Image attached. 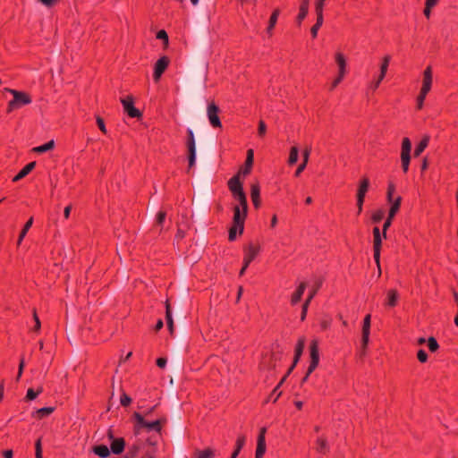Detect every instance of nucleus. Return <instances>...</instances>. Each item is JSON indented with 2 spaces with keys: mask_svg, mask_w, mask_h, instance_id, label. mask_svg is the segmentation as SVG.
<instances>
[{
  "mask_svg": "<svg viewBox=\"0 0 458 458\" xmlns=\"http://www.w3.org/2000/svg\"><path fill=\"white\" fill-rule=\"evenodd\" d=\"M156 37L157 39L163 40L164 45L165 47L168 46V43H169L168 34L166 33V31L165 30H160L159 31H157Z\"/></svg>",
  "mask_w": 458,
  "mask_h": 458,
  "instance_id": "obj_44",
  "label": "nucleus"
},
{
  "mask_svg": "<svg viewBox=\"0 0 458 458\" xmlns=\"http://www.w3.org/2000/svg\"><path fill=\"white\" fill-rule=\"evenodd\" d=\"M96 122H97V124L99 128V130L103 132V133H106V125H105V122H104V119L100 116H97L96 117Z\"/></svg>",
  "mask_w": 458,
  "mask_h": 458,
  "instance_id": "obj_57",
  "label": "nucleus"
},
{
  "mask_svg": "<svg viewBox=\"0 0 458 458\" xmlns=\"http://www.w3.org/2000/svg\"><path fill=\"white\" fill-rule=\"evenodd\" d=\"M237 233H240V227L232 224L231 227L229 228V233H228V239L230 242H233L236 239Z\"/></svg>",
  "mask_w": 458,
  "mask_h": 458,
  "instance_id": "obj_43",
  "label": "nucleus"
},
{
  "mask_svg": "<svg viewBox=\"0 0 458 458\" xmlns=\"http://www.w3.org/2000/svg\"><path fill=\"white\" fill-rule=\"evenodd\" d=\"M434 6H428V4H425V8L423 10V13L425 15V17L427 19H429L430 17V14H431V9L433 8Z\"/></svg>",
  "mask_w": 458,
  "mask_h": 458,
  "instance_id": "obj_63",
  "label": "nucleus"
},
{
  "mask_svg": "<svg viewBox=\"0 0 458 458\" xmlns=\"http://www.w3.org/2000/svg\"><path fill=\"white\" fill-rule=\"evenodd\" d=\"M126 443L123 437H117L116 439H114L111 441L110 444V451L114 454H121L125 448Z\"/></svg>",
  "mask_w": 458,
  "mask_h": 458,
  "instance_id": "obj_18",
  "label": "nucleus"
},
{
  "mask_svg": "<svg viewBox=\"0 0 458 458\" xmlns=\"http://www.w3.org/2000/svg\"><path fill=\"white\" fill-rule=\"evenodd\" d=\"M422 83L432 85V69H431V66H428L424 70Z\"/></svg>",
  "mask_w": 458,
  "mask_h": 458,
  "instance_id": "obj_40",
  "label": "nucleus"
},
{
  "mask_svg": "<svg viewBox=\"0 0 458 458\" xmlns=\"http://www.w3.org/2000/svg\"><path fill=\"white\" fill-rule=\"evenodd\" d=\"M301 355H299V354H295L294 353V357H293V364L291 365V367L288 369L286 374L284 376L285 377H287L291 373L292 371L294 369L295 366L297 365V363L299 362L300 359H301Z\"/></svg>",
  "mask_w": 458,
  "mask_h": 458,
  "instance_id": "obj_49",
  "label": "nucleus"
},
{
  "mask_svg": "<svg viewBox=\"0 0 458 458\" xmlns=\"http://www.w3.org/2000/svg\"><path fill=\"white\" fill-rule=\"evenodd\" d=\"M121 103L124 112L131 118H140L142 116L141 112L134 106V98L131 95L124 98H121Z\"/></svg>",
  "mask_w": 458,
  "mask_h": 458,
  "instance_id": "obj_11",
  "label": "nucleus"
},
{
  "mask_svg": "<svg viewBox=\"0 0 458 458\" xmlns=\"http://www.w3.org/2000/svg\"><path fill=\"white\" fill-rule=\"evenodd\" d=\"M371 326V315L367 314L363 319L362 332H361V355L366 353V349L369 342Z\"/></svg>",
  "mask_w": 458,
  "mask_h": 458,
  "instance_id": "obj_9",
  "label": "nucleus"
},
{
  "mask_svg": "<svg viewBox=\"0 0 458 458\" xmlns=\"http://www.w3.org/2000/svg\"><path fill=\"white\" fill-rule=\"evenodd\" d=\"M286 379L285 377H283L282 379L280 380V382L277 384V386L274 388V390L272 391V393L270 394V395L267 397V399L266 400V403H268L270 401H272L273 403H276L278 398L281 396L282 394V392L279 391V388L280 386H282V384L284 382V380Z\"/></svg>",
  "mask_w": 458,
  "mask_h": 458,
  "instance_id": "obj_25",
  "label": "nucleus"
},
{
  "mask_svg": "<svg viewBox=\"0 0 458 458\" xmlns=\"http://www.w3.org/2000/svg\"><path fill=\"white\" fill-rule=\"evenodd\" d=\"M427 343H428V350L431 352H436L438 350L439 344L434 336L428 337V339L427 340Z\"/></svg>",
  "mask_w": 458,
  "mask_h": 458,
  "instance_id": "obj_41",
  "label": "nucleus"
},
{
  "mask_svg": "<svg viewBox=\"0 0 458 458\" xmlns=\"http://www.w3.org/2000/svg\"><path fill=\"white\" fill-rule=\"evenodd\" d=\"M316 450L321 454H326L329 452V445L324 437H319L316 440Z\"/></svg>",
  "mask_w": 458,
  "mask_h": 458,
  "instance_id": "obj_22",
  "label": "nucleus"
},
{
  "mask_svg": "<svg viewBox=\"0 0 458 458\" xmlns=\"http://www.w3.org/2000/svg\"><path fill=\"white\" fill-rule=\"evenodd\" d=\"M369 184H370L369 179L366 176L362 177V179L360 182L358 191H357V195H356V198H357L356 205H357V208H358V215H360L362 212L365 196L369 191Z\"/></svg>",
  "mask_w": 458,
  "mask_h": 458,
  "instance_id": "obj_6",
  "label": "nucleus"
},
{
  "mask_svg": "<svg viewBox=\"0 0 458 458\" xmlns=\"http://www.w3.org/2000/svg\"><path fill=\"white\" fill-rule=\"evenodd\" d=\"M24 366H25L24 358H23V357H21V360H20V364H19V369H18L17 380H19V379H20V377H21L22 372H23Z\"/></svg>",
  "mask_w": 458,
  "mask_h": 458,
  "instance_id": "obj_60",
  "label": "nucleus"
},
{
  "mask_svg": "<svg viewBox=\"0 0 458 458\" xmlns=\"http://www.w3.org/2000/svg\"><path fill=\"white\" fill-rule=\"evenodd\" d=\"M33 224V217H30L24 225L22 230L21 231L20 233V235H19V238H18V245H20L23 240V238L25 237V235L27 234L28 231L30 230V228L31 227Z\"/></svg>",
  "mask_w": 458,
  "mask_h": 458,
  "instance_id": "obj_34",
  "label": "nucleus"
},
{
  "mask_svg": "<svg viewBox=\"0 0 458 458\" xmlns=\"http://www.w3.org/2000/svg\"><path fill=\"white\" fill-rule=\"evenodd\" d=\"M266 428H262L258 436L256 454L259 455H264L266 453V440H265Z\"/></svg>",
  "mask_w": 458,
  "mask_h": 458,
  "instance_id": "obj_19",
  "label": "nucleus"
},
{
  "mask_svg": "<svg viewBox=\"0 0 458 458\" xmlns=\"http://www.w3.org/2000/svg\"><path fill=\"white\" fill-rule=\"evenodd\" d=\"M159 438H161V436H159L158 434L147 437L146 444L152 447V450L150 451L151 454H153L156 452V446L157 445ZM150 456L153 457V455Z\"/></svg>",
  "mask_w": 458,
  "mask_h": 458,
  "instance_id": "obj_32",
  "label": "nucleus"
},
{
  "mask_svg": "<svg viewBox=\"0 0 458 458\" xmlns=\"http://www.w3.org/2000/svg\"><path fill=\"white\" fill-rule=\"evenodd\" d=\"M165 217H166V212L163 211V210H160L157 214V218H156L157 225L161 226L163 225V223L165 222Z\"/></svg>",
  "mask_w": 458,
  "mask_h": 458,
  "instance_id": "obj_50",
  "label": "nucleus"
},
{
  "mask_svg": "<svg viewBox=\"0 0 458 458\" xmlns=\"http://www.w3.org/2000/svg\"><path fill=\"white\" fill-rule=\"evenodd\" d=\"M170 63L167 56L160 57L155 64L153 78L155 81H158L164 72L166 70Z\"/></svg>",
  "mask_w": 458,
  "mask_h": 458,
  "instance_id": "obj_13",
  "label": "nucleus"
},
{
  "mask_svg": "<svg viewBox=\"0 0 458 458\" xmlns=\"http://www.w3.org/2000/svg\"><path fill=\"white\" fill-rule=\"evenodd\" d=\"M36 162L27 164L13 178V182H18L28 175L35 167Z\"/></svg>",
  "mask_w": 458,
  "mask_h": 458,
  "instance_id": "obj_23",
  "label": "nucleus"
},
{
  "mask_svg": "<svg viewBox=\"0 0 458 458\" xmlns=\"http://www.w3.org/2000/svg\"><path fill=\"white\" fill-rule=\"evenodd\" d=\"M429 142V137L424 136L421 140L419 142V144L416 146L414 150V157H419L420 154L425 150V148L428 147Z\"/></svg>",
  "mask_w": 458,
  "mask_h": 458,
  "instance_id": "obj_28",
  "label": "nucleus"
},
{
  "mask_svg": "<svg viewBox=\"0 0 458 458\" xmlns=\"http://www.w3.org/2000/svg\"><path fill=\"white\" fill-rule=\"evenodd\" d=\"M219 113H220V108L215 102H211L208 105V107H207L208 118L210 124L214 128H221L222 127V123H221V121H220V118L218 115Z\"/></svg>",
  "mask_w": 458,
  "mask_h": 458,
  "instance_id": "obj_12",
  "label": "nucleus"
},
{
  "mask_svg": "<svg viewBox=\"0 0 458 458\" xmlns=\"http://www.w3.org/2000/svg\"><path fill=\"white\" fill-rule=\"evenodd\" d=\"M156 363H157V367H159V368L163 369V368H165V365H166V359H165V358H162V357H161V358H158V359H157Z\"/></svg>",
  "mask_w": 458,
  "mask_h": 458,
  "instance_id": "obj_64",
  "label": "nucleus"
},
{
  "mask_svg": "<svg viewBox=\"0 0 458 458\" xmlns=\"http://www.w3.org/2000/svg\"><path fill=\"white\" fill-rule=\"evenodd\" d=\"M253 158H254V152L253 149H249L247 151V157L244 163V165L240 168L239 172L236 174H239V177L241 175L246 176L251 172V168L253 165Z\"/></svg>",
  "mask_w": 458,
  "mask_h": 458,
  "instance_id": "obj_14",
  "label": "nucleus"
},
{
  "mask_svg": "<svg viewBox=\"0 0 458 458\" xmlns=\"http://www.w3.org/2000/svg\"><path fill=\"white\" fill-rule=\"evenodd\" d=\"M324 17H318L316 20V23L311 27L310 33L313 38H317L318 31L320 29V27L323 25Z\"/></svg>",
  "mask_w": 458,
  "mask_h": 458,
  "instance_id": "obj_37",
  "label": "nucleus"
},
{
  "mask_svg": "<svg viewBox=\"0 0 458 458\" xmlns=\"http://www.w3.org/2000/svg\"><path fill=\"white\" fill-rule=\"evenodd\" d=\"M335 62L339 67V72L345 74L346 73V59L342 53L337 52L335 54Z\"/></svg>",
  "mask_w": 458,
  "mask_h": 458,
  "instance_id": "obj_29",
  "label": "nucleus"
},
{
  "mask_svg": "<svg viewBox=\"0 0 458 458\" xmlns=\"http://www.w3.org/2000/svg\"><path fill=\"white\" fill-rule=\"evenodd\" d=\"M383 80H384V79H380V76H378V78H377L376 81H372V82H371V84H370L369 88H370L372 90H376V89L379 87V85H380V83H381V81H382Z\"/></svg>",
  "mask_w": 458,
  "mask_h": 458,
  "instance_id": "obj_62",
  "label": "nucleus"
},
{
  "mask_svg": "<svg viewBox=\"0 0 458 458\" xmlns=\"http://www.w3.org/2000/svg\"><path fill=\"white\" fill-rule=\"evenodd\" d=\"M327 0H317L315 4V12L318 17H323V9L325 5V2Z\"/></svg>",
  "mask_w": 458,
  "mask_h": 458,
  "instance_id": "obj_42",
  "label": "nucleus"
},
{
  "mask_svg": "<svg viewBox=\"0 0 458 458\" xmlns=\"http://www.w3.org/2000/svg\"><path fill=\"white\" fill-rule=\"evenodd\" d=\"M93 453L100 458H106L110 455V449L106 445H95L92 449Z\"/></svg>",
  "mask_w": 458,
  "mask_h": 458,
  "instance_id": "obj_26",
  "label": "nucleus"
},
{
  "mask_svg": "<svg viewBox=\"0 0 458 458\" xmlns=\"http://www.w3.org/2000/svg\"><path fill=\"white\" fill-rule=\"evenodd\" d=\"M308 12L299 10V13L296 17V23L301 26L302 21L306 18Z\"/></svg>",
  "mask_w": 458,
  "mask_h": 458,
  "instance_id": "obj_58",
  "label": "nucleus"
},
{
  "mask_svg": "<svg viewBox=\"0 0 458 458\" xmlns=\"http://www.w3.org/2000/svg\"><path fill=\"white\" fill-rule=\"evenodd\" d=\"M417 359L421 363L427 362V360H428V354H427V352L423 349L419 350L418 352H417Z\"/></svg>",
  "mask_w": 458,
  "mask_h": 458,
  "instance_id": "obj_53",
  "label": "nucleus"
},
{
  "mask_svg": "<svg viewBox=\"0 0 458 458\" xmlns=\"http://www.w3.org/2000/svg\"><path fill=\"white\" fill-rule=\"evenodd\" d=\"M385 216V211L383 209H377L372 213L371 221L374 224H378L382 221Z\"/></svg>",
  "mask_w": 458,
  "mask_h": 458,
  "instance_id": "obj_39",
  "label": "nucleus"
},
{
  "mask_svg": "<svg viewBox=\"0 0 458 458\" xmlns=\"http://www.w3.org/2000/svg\"><path fill=\"white\" fill-rule=\"evenodd\" d=\"M310 365L308 367L305 376L301 379V384H303L304 382H306L308 380L310 375L317 369V367L319 363L318 342L316 339H314L310 342Z\"/></svg>",
  "mask_w": 458,
  "mask_h": 458,
  "instance_id": "obj_4",
  "label": "nucleus"
},
{
  "mask_svg": "<svg viewBox=\"0 0 458 458\" xmlns=\"http://www.w3.org/2000/svg\"><path fill=\"white\" fill-rule=\"evenodd\" d=\"M259 250L260 249L259 246H255L252 243L249 244L244 250L243 261H245V265H250L258 256Z\"/></svg>",
  "mask_w": 458,
  "mask_h": 458,
  "instance_id": "obj_15",
  "label": "nucleus"
},
{
  "mask_svg": "<svg viewBox=\"0 0 458 458\" xmlns=\"http://www.w3.org/2000/svg\"><path fill=\"white\" fill-rule=\"evenodd\" d=\"M306 283L301 282L291 296V304L296 305L301 300L306 289Z\"/></svg>",
  "mask_w": 458,
  "mask_h": 458,
  "instance_id": "obj_21",
  "label": "nucleus"
},
{
  "mask_svg": "<svg viewBox=\"0 0 458 458\" xmlns=\"http://www.w3.org/2000/svg\"><path fill=\"white\" fill-rule=\"evenodd\" d=\"M54 147H55V141L53 140H51L48 142H47L41 146L34 148L33 151H35L37 153H44V152L53 149Z\"/></svg>",
  "mask_w": 458,
  "mask_h": 458,
  "instance_id": "obj_35",
  "label": "nucleus"
},
{
  "mask_svg": "<svg viewBox=\"0 0 458 458\" xmlns=\"http://www.w3.org/2000/svg\"><path fill=\"white\" fill-rule=\"evenodd\" d=\"M304 346H305V340L304 338H300L296 344V346H295V350H294V353L295 354H299V355H302V352H303V350H304Z\"/></svg>",
  "mask_w": 458,
  "mask_h": 458,
  "instance_id": "obj_45",
  "label": "nucleus"
},
{
  "mask_svg": "<svg viewBox=\"0 0 458 458\" xmlns=\"http://www.w3.org/2000/svg\"><path fill=\"white\" fill-rule=\"evenodd\" d=\"M233 216L232 224L240 227V235L243 233L244 224L248 215V209H242L240 206H234L233 208Z\"/></svg>",
  "mask_w": 458,
  "mask_h": 458,
  "instance_id": "obj_10",
  "label": "nucleus"
},
{
  "mask_svg": "<svg viewBox=\"0 0 458 458\" xmlns=\"http://www.w3.org/2000/svg\"><path fill=\"white\" fill-rule=\"evenodd\" d=\"M142 445L140 441H136L134 444L128 447L127 456L129 458H135L140 453Z\"/></svg>",
  "mask_w": 458,
  "mask_h": 458,
  "instance_id": "obj_31",
  "label": "nucleus"
},
{
  "mask_svg": "<svg viewBox=\"0 0 458 458\" xmlns=\"http://www.w3.org/2000/svg\"><path fill=\"white\" fill-rule=\"evenodd\" d=\"M33 319L35 321V326L33 327V331L35 332H38L41 328V323H40V320H39V318L37 314V310L36 309H33Z\"/></svg>",
  "mask_w": 458,
  "mask_h": 458,
  "instance_id": "obj_48",
  "label": "nucleus"
},
{
  "mask_svg": "<svg viewBox=\"0 0 458 458\" xmlns=\"http://www.w3.org/2000/svg\"><path fill=\"white\" fill-rule=\"evenodd\" d=\"M427 93H423L422 91H420L419 96L417 97V108L421 109L423 107L424 100L427 97Z\"/></svg>",
  "mask_w": 458,
  "mask_h": 458,
  "instance_id": "obj_52",
  "label": "nucleus"
},
{
  "mask_svg": "<svg viewBox=\"0 0 458 458\" xmlns=\"http://www.w3.org/2000/svg\"><path fill=\"white\" fill-rule=\"evenodd\" d=\"M216 456V450L210 447L203 450H195L191 458H214Z\"/></svg>",
  "mask_w": 458,
  "mask_h": 458,
  "instance_id": "obj_20",
  "label": "nucleus"
},
{
  "mask_svg": "<svg viewBox=\"0 0 458 458\" xmlns=\"http://www.w3.org/2000/svg\"><path fill=\"white\" fill-rule=\"evenodd\" d=\"M344 75L345 74L344 73L338 72V76L333 81L331 84L330 90H333L338 86L339 83H341V81L344 80Z\"/></svg>",
  "mask_w": 458,
  "mask_h": 458,
  "instance_id": "obj_56",
  "label": "nucleus"
},
{
  "mask_svg": "<svg viewBox=\"0 0 458 458\" xmlns=\"http://www.w3.org/2000/svg\"><path fill=\"white\" fill-rule=\"evenodd\" d=\"M310 0H301L299 10L309 13Z\"/></svg>",
  "mask_w": 458,
  "mask_h": 458,
  "instance_id": "obj_61",
  "label": "nucleus"
},
{
  "mask_svg": "<svg viewBox=\"0 0 458 458\" xmlns=\"http://www.w3.org/2000/svg\"><path fill=\"white\" fill-rule=\"evenodd\" d=\"M120 403L123 406L127 407L131 404V398L125 393H123L120 397Z\"/></svg>",
  "mask_w": 458,
  "mask_h": 458,
  "instance_id": "obj_51",
  "label": "nucleus"
},
{
  "mask_svg": "<svg viewBox=\"0 0 458 458\" xmlns=\"http://www.w3.org/2000/svg\"><path fill=\"white\" fill-rule=\"evenodd\" d=\"M36 458H43L42 456V446L41 439L38 438L35 443Z\"/></svg>",
  "mask_w": 458,
  "mask_h": 458,
  "instance_id": "obj_54",
  "label": "nucleus"
},
{
  "mask_svg": "<svg viewBox=\"0 0 458 458\" xmlns=\"http://www.w3.org/2000/svg\"><path fill=\"white\" fill-rule=\"evenodd\" d=\"M187 139H186V147L188 148V160H189V168H191L196 162V145H195V138L194 132L191 129H187Z\"/></svg>",
  "mask_w": 458,
  "mask_h": 458,
  "instance_id": "obj_8",
  "label": "nucleus"
},
{
  "mask_svg": "<svg viewBox=\"0 0 458 458\" xmlns=\"http://www.w3.org/2000/svg\"><path fill=\"white\" fill-rule=\"evenodd\" d=\"M299 157V149L297 147L293 146L290 149L289 158H288V164L290 165H294L298 161Z\"/></svg>",
  "mask_w": 458,
  "mask_h": 458,
  "instance_id": "obj_36",
  "label": "nucleus"
},
{
  "mask_svg": "<svg viewBox=\"0 0 458 458\" xmlns=\"http://www.w3.org/2000/svg\"><path fill=\"white\" fill-rule=\"evenodd\" d=\"M250 198L251 201L253 203V206L256 209L259 208L261 205V199H260V186L259 183L253 182L250 185Z\"/></svg>",
  "mask_w": 458,
  "mask_h": 458,
  "instance_id": "obj_16",
  "label": "nucleus"
},
{
  "mask_svg": "<svg viewBox=\"0 0 458 458\" xmlns=\"http://www.w3.org/2000/svg\"><path fill=\"white\" fill-rule=\"evenodd\" d=\"M42 392H43V387L42 386H39L37 389V391H34V389H32V388H29L27 390V394H26L25 398H26L27 401H32V400L36 399L37 396L38 394H40Z\"/></svg>",
  "mask_w": 458,
  "mask_h": 458,
  "instance_id": "obj_38",
  "label": "nucleus"
},
{
  "mask_svg": "<svg viewBox=\"0 0 458 458\" xmlns=\"http://www.w3.org/2000/svg\"><path fill=\"white\" fill-rule=\"evenodd\" d=\"M267 131V125L263 120L259 122L258 134L260 137H263Z\"/></svg>",
  "mask_w": 458,
  "mask_h": 458,
  "instance_id": "obj_55",
  "label": "nucleus"
},
{
  "mask_svg": "<svg viewBox=\"0 0 458 458\" xmlns=\"http://www.w3.org/2000/svg\"><path fill=\"white\" fill-rule=\"evenodd\" d=\"M165 319H166V324L174 323V320L172 318L171 306H170L168 300H166V301H165Z\"/></svg>",
  "mask_w": 458,
  "mask_h": 458,
  "instance_id": "obj_46",
  "label": "nucleus"
},
{
  "mask_svg": "<svg viewBox=\"0 0 458 458\" xmlns=\"http://www.w3.org/2000/svg\"><path fill=\"white\" fill-rule=\"evenodd\" d=\"M411 142L409 138L404 137L402 140V148H401V164L402 169L404 174L409 171V165L411 161Z\"/></svg>",
  "mask_w": 458,
  "mask_h": 458,
  "instance_id": "obj_5",
  "label": "nucleus"
},
{
  "mask_svg": "<svg viewBox=\"0 0 458 458\" xmlns=\"http://www.w3.org/2000/svg\"><path fill=\"white\" fill-rule=\"evenodd\" d=\"M401 202H402V197L401 196H397L394 199L393 204L390 207L387 217H386V221H385V223L383 225V237H384V239H386V237H387L386 236L387 230L391 226L394 217L395 216V215L397 214V212L400 209Z\"/></svg>",
  "mask_w": 458,
  "mask_h": 458,
  "instance_id": "obj_7",
  "label": "nucleus"
},
{
  "mask_svg": "<svg viewBox=\"0 0 458 458\" xmlns=\"http://www.w3.org/2000/svg\"><path fill=\"white\" fill-rule=\"evenodd\" d=\"M395 191V187L393 183H389L388 184V187H387V193H386V199H387V201L391 203V205L393 204L394 202V199H393V194Z\"/></svg>",
  "mask_w": 458,
  "mask_h": 458,
  "instance_id": "obj_47",
  "label": "nucleus"
},
{
  "mask_svg": "<svg viewBox=\"0 0 458 458\" xmlns=\"http://www.w3.org/2000/svg\"><path fill=\"white\" fill-rule=\"evenodd\" d=\"M6 90L13 96V98L8 102L6 109L8 114L21 107L22 106L30 105L32 102L30 95L27 92L13 89H6Z\"/></svg>",
  "mask_w": 458,
  "mask_h": 458,
  "instance_id": "obj_3",
  "label": "nucleus"
},
{
  "mask_svg": "<svg viewBox=\"0 0 458 458\" xmlns=\"http://www.w3.org/2000/svg\"><path fill=\"white\" fill-rule=\"evenodd\" d=\"M245 437L243 435H241L237 437L235 446L238 447V449H242V447L245 445Z\"/></svg>",
  "mask_w": 458,
  "mask_h": 458,
  "instance_id": "obj_59",
  "label": "nucleus"
},
{
  "mask_svg": "<svg viewBox=\"0 0 458 458\" xmlns=\"http://www.w3.org/2000/svg\"><path fill=\"white\" fill-rule=\"evenodd\" d=\"M280 14V10L278 8L275 9L271 15H270V18H269V21H268V26L267 28V34H269L270 36L272 35V31L277 22V19H278V16Z\"/></svg>",
  "mask_w": 458,
  "mask_h": 458,
  "instance_id": "obj_24",
  "label": "nucleus"
},
{
  "mask_svg": "<svg viewBox=\"0 0 458 458\" xmlns=\"http://www.w3.org/2000/svg\"><path fill=\"white\" fill-rule=\"evenodd\" d=\"M227 185L233 198L239 202L236 206L242 207V209H248L247 196L243 191L242 182L239 179V174L229 179Z\"/></svg>",
  "mask_w": 458,
  "mask_h": 458,
  "instance_id": "obj_2",
  "label": "nucleus"
},
{
  "mask_svg": "<svg viewBox=\"0 0 458 458\" xmlns=\"http://www.w3.org/2000/svg\"><path fill=\"white\" fill-rule=\"evenodd\" d=\"M390 60H391V56L386 55L383 57V61H382V64H381V66H380V73H379V76H380V79H384L386 74V72H387V68H388V65H389V63H390Z\"/></svg>",
  "mask_w": 458,
  "mask_h": 458,
  "instance_id": "obj_33",
  "label": "nucleus"
},
{
  "mask_svg": "<svg viewBox=\"0 0 458 458\" xmlns=\"http://www.w3.org/2000/svg\"><path fill=\"white\" fill-rule=\"evenodd\" d=\"M55 411V408L54 407H43V408H40V409H38L33 416L36 417L37 419H43L47 416H49L51 413H53Z\"/></svg>",
  "mask_w": 458,
  "mask_h": 458,
  "instance_id": "obj_30",
  "label": "nucleus"
},
{
  "mask_svg": "<svg viewBox=\"0 0 458 458\" xmlns=\"http://www.w3.org/2000/svg\"><path fill=\"white\" fill-rule=\"evenodd\" d=\"M399 294L395 289H390L387 292L386 305L389 307H395L397 305Z\"/></svg>",
  "mask_w": 458,
  "mask_h": 458,
  "instance_id": "obj_27",
  "label": "nucleus"
},
{
  "mask_svg": "<svg viewBox=\"0 0 458 458\" xmlns=\"http://www.w3.org/2000/svg\"><path fill=\"white\" fill-rule=\"evenodd\" d=\"M383 236H376L373 237V256L375 262L377 264V267L380 268V251L382 247V239Z\"/></svg>",
  "mask_w": 458,
  "mask_h": 458,
  "instance_id": "obj_17",
  "label": "nucleus"
},
{
  "mask_svg": "<svg viewBox=\"0 0 458 458\" xmlns=\"http://www.w3.org/2000/svg\"><path fill=\"white\" fill-rule=\"evenodd\" d=\"M134 420L133 434L139 436L142 430L147 432L155 431L159 436H162V428L167 422L165 417H161L154 421H148L145 416L141 413L135 411L132 414Z\"/></svg>",
  "mask_w": 458,
  "mask_h": 458,
  "instance_id": "obj_1",
  "label": "nucleus"
}]
</instances>
